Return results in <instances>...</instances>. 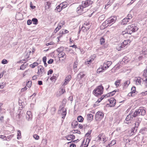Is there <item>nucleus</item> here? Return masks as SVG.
Wrapping results in <instances>:
<instances>
[{
    "label": "nucleus",
    "instance_id": "12",
    "mask_svg": "<svg viewBox=\"0 0 147 147\" xmlns=\"http://www.w3.org/2000/svg\"><path fill=\"white\" fill-rule=\"evenodd\" d=\"M71 76L70 75H68L65 78V81L63 85H65L68 83V82L71 80Z\"/></svg>",
    "mask_w": 147,
    "mask_h": 147
},
{
    "label": "nucleus",
    "instance_id": "30",
    "mask_svg": "<svg viewBox=\"0 0 147 147\" xmlns=\"http://www.w3.org/2000/svg\"><path fill=\"white\" fill-rule=\"evenodd\" d=\"M64 50V47H61L58 48L57 50V51L59 53L63 52Z\"/></svg>",
    "mask_w": 147,
    "mask_h": 147
},
{
    "label": "nucleus",
    "instance_id": "52",
    "mask_svg": "<svg viewBox=\"0 0 147 147\" xmlns=\"http://www.w3.org/2000/svg\"><path fill=\"white\" fill-rule=\"evenodd\" d=\"M127 19L130 21V20L132 18V15L131 14H128L126 17Z\"/></svg>",
    "mask_w": 147,
    "mask_h": 147
},
{
    "label": "nucleus",
    "instance_id": "29",
    "mask_svg": "<svg viewBox=\"0 0 147 147\" xmlns=\"http://www.w3.org/2000/svg\"><path fill=\"white\" fill-rule=\"evenodd\" d=\"M141 3L140 2H138L136 5L134 7V9H137L139 8L141 6Z\"/></svg>",
    "mask_w": 147,
    "mask_h": 147
},
{
    "label": "nucleus",
    "instance_id": "28",
    "mask_svg": "<svg viewBox=\"0 0 147 147\" xmlns=\"http://www.w3.org/2000/svg\"><path fill=\"white\" fill-rule=\"evenodd\" d=\"M124 47V46L122 45V43L118 45V46L116 47L117 50L118 51H119L121 50L122 48H123Z\"/></svg>",
    "mask_w": 147,
    "mask_h": 147
},
{
    "label": "nucleus",
    "instance_id": "14",
    "mask_svg": "<svg viewBox=\"0 0 147 147\" xmlns=\"http://www.w3.org/2000/svg\"><path fill=\"white\" fill-rule=\"evenodd\" d=\"M141 80H142V78L140 77H138L136 78L134 80V81L136 82L137 85H140L141 83Z\"/></svg>",
    "mask_w": 147,
    "mask_h": 147
},
{
    "label": "nucleus",
    "instance_id": "49",
    "mask_svg": "<svg viewBox=\"0 0 147 147\" xmlns=\"http://www.w3.org/2000/svg\"><path fill=\"white\" fill-rule=\"evenodd\" d=\"M84 141H83L82 142V144L80 146V147H87L88 146V145L86 144H84Z\"/></svg>",
    "mask_w": 147,
    "mask_h": 147
},
{
    "label": "nucleus",
    "instance_id": "55",
    "mask_svg": "<svg viewBox=\"0 0 147 147\" xmlns=\"http://www.w3.org/2000/svg\"><path fill=\"white\" fill-rule=\"evenodd\" d=\"M1 63L3 64H6L7 63V61L5 59H4L2 61Z\"/></svg>",
    "mask_w": 147,
    "mask_h": 147
},
{
    "label": "nucleus",
    "instance_id": "13",
    "mask_svg": "<svg viewBox=\"0 0 147 147\" xmlns=\"http://www.w3.org/2000/svg\"><path fill=\"white\" fill-rule=\"evenodd\" d=\"M66 138L68 140H72L75 139V136L74 135H69L65 136Z\"/></svg>",
    "mask_w": 147,
    "mask_h": 147
},
{
    "label": "nucleus",
    "instance_id": "64",
    "mask_svg": "<svg viewBox=\"0 0 147 147\" xmlns=\"http://www.w3.org/2000/svg\"><path fill=\"white\" fill-rule=\"evenodd\" d=\"M105 18V15H102L99 17V18L101 19V20H103Z\"/></svg>",
    "mask_w": 147,
    "mask_h": 147
},
{
    "label": "nucleus",
    "instance_id": "2",
    "mask_svg": "<svg viewBox=\"0 0 147 147\" xmlns=\"http://www.w3.org/2000/svg\"><path fill=\"white\" fill-rule=\"evenodd\" d=\"M93 3V1L91 0H87L85 1L82 2V5H80L77 8V11L78 13H82L84 11L83 8L88 6L92 4ZM84 12H85L84 11Z\"/></svg>",
    "mask_w": 147,
    "mask_h": 147
},
{
    "label": "nucleus",
    "instance_id": "18",
    "mask_svg": "<svg viewBox=\"0 0 147 147\" xmlns=\"http://www.w3.org/2000/svg\"><path fill=\"white\" fill-rule=\"evenodd\" d=\"M61 110L62 111V112L61 113V117L62 116V118L64 119L66 114V109L65 110V109L63 108L61 109Z\"/></svg>",
    "mask_w": 147,
    "mask_h": 147
},
{
    "label": "nucleus",
    "instance_id": "24",
    "mask_svg": "<svg viewBox=\"0 0 147 147\" xmlns=\"http://www.w3.org/2000/svg\"><path fill=\"white\" fill-rule=\"evenodd\" d=\"M78 123L77 121L74 120L72 123L71 125L73 128H75L77 125H78Z\"/></svg>",
    "mask_w": 147,
    "mask_h": 147
},
{
    "label": "nucleus",
    "instance_id": "4",
    "mask_svg": "<svg viewBox=\"0 0 147 147\" xmlns=\"http://www.w3.org/2000/svg\"><path fill=\"white\" fill-rule=\"evenodd\" d=\"M126 29L127 30L128 34H131L132 33L137 31L138 28L136 24H132L129 25Z\"/></svg>",
    "mask_w": 147,
    "mask_h": 147
},
{
    "label": "nucleus",
    "instance_id": "7",
    "mask_svg": "<svg viewBox=\"0 0 147 147\" xmlns=\"http://www.w3.org/2000/svg\"><path fill=\"white\" fill-rule=\"evenodd\" d=\"M38 75L42 76L46 74L45 69L41 65L39 66L38 67V72H37Z\"/></svg>",
    "mask_w": 147,
    "mask_h": 147
},
{
    "label": "nucleus",
    "instance_id": "19",
    "mask_svg": "<svg viewBox=\"0 0 147 147\" xmlns=\"http://www.w3.org/2000/svg\"><path fill=\"white\" fill-rule=\"evenodd\" d=\"M90 28V26H86L84 25H83L82 29L84 32L87 31Z\"/></svg>",
    "mask_w": 147,
    "mask_h": 147
},
{
    "label": "nucleus",
    "instance_id": "32",
    "mask_svg": "<svg viewBox=\"0 0 147 147\" xmlns=\"http://www.w3.org/2000/svg\"><path fill=\"white\" fill-rule=\"evenodd\" d=\"M128 58L127 57H124L122 60V61L125 63H127L128 61Z\"/></svg>",
    "mask_w": 147,
    "mask_h": 147
},
{
    "label": "nucleus",
    "instance_id": "16",
    "mask_svg": "<svg viewBox=\"0 0 147 147\" xmlns=\"http://www.w3.org/2000/svg\"><path fill=\"white\" fill-rule=\"evenodd\" d=\"M58 57L59 58H63L64 59H65L66 57V55L65 53L62 52L60 53H59L58 55Z\"/></svg>",
    "mask_w": 147,
    "mask_h": 147
},
{
    "label": "nucleus",
    "instance_id": "8",
    "mask_svg": "<svg viewBox=\"0 0 147 147\" xmlns=\"http://www.w3.org/2000/svg\"><path fill=\"white\" fill-rule=\"evenodd\" d=\"M112 63V62L111 61H108L105 62L102 65H101V67L104 69V70H106L109 67Z\"/></svg>",
    "mask_w": 147,
    "mask_h": 147
},
{
    "label": "nucleus",
    "instance_id": "33",
    "mask_svg": "<svg viewBox=\"0 0 147 147\" xmlns=\"http://www.w3.org/2000/svg\"><path fill=\"white\" fill-rule=\"evenodd\" d=\"M56 111V108L53 107L51 109V113L52 115H53L55 113Z\"/></svg>",
    "mask_w": 147,
    "mask_h": 147
},
{
    "label": "nucleus",
    "instance_id": "56",
    "mask_svg": "<svg viewBox=\"0 0 147 147\" xmlns=\"http://www.w3.org/2000/svg\"><path fill=\"white\" fill-rule=\"evenodd\" d=\"M117 91V90H115L112 92H110V94L111 96H113L115 93Z\"/></svg>",
    "mask_w": 147,
    "mask_h": 147
},
{
    "label": "nucleus",
    "instance_id": "15",
    "mask_svg": "<svg viewBox=\"0 0 147 147\" xmlns=\"http://www.w3.org/2000/svg\"><path fill=\"white\" fill-rule=\"evenodd\" d=\"M78 61H77V60H76V61H75L74 62V64H73V69H74V71L76 72L77 71V65H78Z\"/></svg>",
    "mask_w": 147,
    "mask_h": 147
},
{
    "label": "nucleus",
    "instance_id": "20",
    "mask_svg": "<svg viewBox=\"0 0 147 147\" xmlns=\"http://www.w3.org/2000/svg\"><path fill=\"white\" fill-rule=\"evenodd\" d=\"M65 21L63 20L61 21L58 24L57 26V27H58L60 29H61V27L63 26L65 24Z\"/></svg>",
    "mask_w": 147,
    "mask_h": 147
},
{
    "label": "nucleus",
    "instance_id": "17",
    "mask_svg": "<svg viewBox=\"0 0 147 147\" xmlns=\"http://www.w3.org/2000/svg\"><path fill=\"white\" fill-rule=\"evenodd\" d=\"M129 20L126 18H124L122 21L121 24L122 25H124L127 24L128 22H129Z\"/></svg>",
    "mask_w": 147,
    "mask_h": 147
},
{
    "label": "nucleus",
    "instance_id": "38",
    "mask_svg": "<svg viewBox=\"0 0 147 147\" xmlns=\"http://www.w3.org/2000/svg\"><path fill=\"white\" fill-rule=\"evenodd\" d=\"M100 42L101 45H102L105 42V40L103 37H101L100 39Z\"/></svg>",
    "mask_w": 147,
    "mask_h": 147
},
{
    "label": "nucleus",
    "instance_id": "37",
    "mask_svg": "<svg viewBox=\"0 0 147 147\" xmlns=\"http://www.w3.org/2000/svg\"><path fill=\"white\" fill-rule=\"evenodd\" d=\"M103 70H104V69L101 67V65L100 67L97 69V73H99L102 71Z\"/></svg>",
    "mask_w": 147,
    "mask_h": 147
},
{
    "label": "nucleus",
    "instance_id": "23",
    "mask_svg": "<svg viewBox=\"0 0 147 147\" xmlns=\"http://www.w3.org/2000/svg\"><path fill=\"white\" fill-rule=\"evenodd\" d=\"M59 5L60 6L64 9L67 6V3L66 2H64L61 3Z\"/></svg>",
    "mask_w": 147,
    "mask_h": 147
},
{
    "label": "nucleus",
    "instance_id": "57",
    "mask_svg": "<svg viewBox=\"0 0 147 147\" xmlns=\"http://www.w3.org/2000/svg\"><path fill=\"white\" fill-rule=\"evenodd\" d=\"M26 118L28 119H32V115H26Z\"/></svg>",
    "mask_w": 147,
    "mask_h": 147
},
{
    "label": "nucleus",
    "instance_id": "34",
    "mask_svg": "<svg viewBox=\"0 0 147 147\" xmlns=\"http://www.w3.org/2000/svg\"><path fill=\"white\" fill-rule=\"evenodd\" d=\"M101 101V100L100 98L98 99V100L95 102V104H94L93 107H96L98 105L97 104L100 102Z\"/></svg>",
    "mask_w": 147,
    "mask_h": 147
},
{
    "label": "nucleus",
    "instance_id": "27",
    "mask_svg": "<svg viewBox=\"0 0 147 147\" xmlns=\"http://www.w3.org/2000/svg\"><path fill=\"white\" fill-rule=\"evenodd\" d=\"M93 116L92 114L89 113L87 114V119H93Z\"/></svg>",
    "mask_w": 147,
    "mask_h": 147
},
{
    "label": "nucleus",
    "instance_id": "35",
    "mask_svg": "<svg viewBox=\"0 0 147 147\" xmlns=\"http://www.w3.org/2000/svg\"><path fill=\"white\" fill-rule=\"evenodd\" d=\"M38 63L37 62H34L33 63L31 64L30 66L32 68H34L36 66L38 65Z\"/></svg>",
    "mask_w": 147,
    "mask_h": 147
},
{
    "label": "nucleus",
    "instance_id": "22",
    "mask_svg": "<svg viewBox=\"0 0 147 147\" xmlns=\"http://www.w3.org/2000/svg\"><path fill=\"white\" fill-rule=\"evenodd\" d=\"M85 75L82 72H80L77 75V78L78 79H81Z\"/></svg>",
    "mask_w": 147,
    "mask_h": 147
},
{
    "label": "nucleus",
    "instance_id": "47",
    "mask_svg": "<svg viewBox=\"0 0 147 147\" xmlns=\"http://www.w3.org/2000/svg\"><path fill=\"white\" fill-rule=\"evenodd\" d=\"M17 136V138L18 139H19V138H21V133L20 131V130H18V131Z\"/></svg>",
    "mask_w": 147,
    "mask_h": 147
},
{
    "label": "nucleus",
    "instance_id": "44",
    "mask_svg": "<svg viewBox=\"0 0 147 147\" xmlns=\"http://www.w3.org/2000/svg\"><path fill=\"white\" fill-rule=\"evenodd\" d=\"M5 115L4 113H0V119H3L4 118Z\"/></svg>",
    "mask_w": 147,
    "mask_h": 147
},
{
    "label": "nucleus",
    "instance_id": "3",
    "mask_svg": "<svg viewBox=\"0 0 147 147\" xmlns=\"http://www.w3.org/2000/svg\"><path fill=\"white\" fill-rule=\"evenodd\" d=\"M103 90L104 88L102 86H99L93 90V93L95 96H98L103 94Z\"/></svg>",
    "mask_w": 147,
    "mask_h": 147
},
{
    "label": "nucleus",
    "instance_id": "36",
    "mask_svg": "<svg viewBox=\"0 0 147 147\" xmlns=\"http://www.w3.org/2000/svg\"><path fill=\"white\" fill-rule=\"evenodd\" d=\"M116 143V141L114 140H113L112 141H111V142L109 144V147H110L111 146H112L114 145Z\"/></svg>",
    "mask_w": 147,
    "mask_h": 147
},
{
    "label": "nucleus",
    "instance_id": "43",
    "mask_svg": "<svg viewBox=\"0 0 147 147\" xmlns=\"http://www.w3.org/2000/svg\"><path fill=\"white\" fill-rule=\"evenodd\" d=\"M50 80L53 82H55L56 80V77L55 76H53L50 78Z\"/></svg>",
    "mask_w": 147,
    "mask_h": 147
},
{
    "label": "nucleus",
    "instance_id": "42",
    "mask_svg": "<svg viewBox=\"0 0 147 147\" xmlns=\"http://www.w3.org/2000/svg\"><path fill=\"white\" fill-rule=\"evenodd\" d=\"M26 66L27 65H25L24 63L21 66L20 69L21 70H24L26 68Z\"/></svg>",
    "mask_w": 147,
    "mask_h": 147
},
{
    "label": "nucleus",
    "instance_id": "63",
    "mask_svg": "<svg viewBox=\"0 0 147 147\" xmlns=\"http://www.w3.org/2000/svg\"><path fill=\"white\" fill-rule=\"evenodd\" d=\"M5 86L4 83H3L1 85H0V88H3Z\"/></svg>",
    "mask_w": 147,
    "mask_h": 147
},
{
    "label": "nucleus",
    "instance_id": "48",
    "mask_svg": "<svg viewBox=\"0 0 147 147\" xmlns=\"http://www.w3.org/2000/svg\"><path fill=\"white\" fill-rule=\"evenodd\" d=\"M72 132L74 134L77 133V134H81L80 131H78V130H73L72 131Z\"/></svg>",
    "mask_w": 147,
    "mask_h": 147
},
{
    "label": "nucleus",
    "instance_id": "61",
    "mask_svg": "<svg viewBox=\"0 0 147 147\" xmlns=\"http://www.w3.org/2000/svg\"><path fill=\"white\" fill-rule=\"evenodd\" d=\"M32 21L30 20H28L27 22V24L28 25H30L32 23Z\"/></svg>",
    "mask_w": 147,
    "mask_h": 147
},
{
    "label": "nucleus",
    "instance_id": "21",
    "mask_svg": "<svg viewBox=\"0 0 147 147\" xmlns=\"http://www.w3.org/2000/svg\"><path fill=\"white\" fill-rule=\"evenodd\" d=\"M130 40L129 39H128L124 40L122 43V45L124 46L125 47L128 44V43H130Z\"/></svg>",
    "mask_w": 147,
    "mask_h": 147
},
{
    "label": "nucleus",
    "instance_id": "46",
    "mask_svg": "<svg viewBox=\"0 0 147 147\" xmlns=\"http://www.w3.org/2000/svg\"><path fill=\"white\" fill-rule=\"evenodd\" d=\"M136 92V88L135 86H133L131 88V92H132V93H135Z\"/></svg>",
    "mask_w": 147,
    "mask_h": 147
},
{
    "label": "nucleus",
    "instance_id": "39",
    "mask_svg": "<svg viewBox=\"0 0 147 147\" xmlns=\"http://www.w3.org/2000/svg\"><path fill=\"white\" fill-rule=\"evenodd\" d=\"M92 131V130H89L88 132L86 134V136L87 138L90 137Z\"/></svg>",
    "mask_w": 147,
    "mask_h": 147
},
{
    "label": "nucleus",
    "instance_id": "40",
    "mask_svg": "<svg viewBox=\"0 0 147 147\" xmlns=\"http://www.w3.org/2000/svg\"><path fill=\"white\" fill-rule=\"evenodd\" d=\"M130 83V81L129 80H127L124 83V86L125 87H127Z\"/></svg>",
    "mask_w": 147,
    "mask_h": 147
},
{
    "label": "nucleus",
    "instance_id": "54",
    "mask_svg": "<svg viewBox=\"0 0 147 147\" xmlns=\"http://www.w3.org/2000/svg\"><path fill=\"white\" fill-rule=\"evenodd\" d=\"M124 122L127 125H129L131 122V120H125L124 121Z\"/></svg>",
    "mask_w": 147,
    "mask_h": 147
},
{
    "label": "nucleus",
    "instance_id": "59",
    "mask_svg": "<svg viewBox=\"0 0 147 147\" xmlns=\"http://www.w3.org/2000/svg\"><path fill=\"white\" fill-rule=\"evenodd\" d=\"M53 61H54L53 59H50L48 61V63L49 64H51L53 62Z\"/></svg>",
    "mask_w": 147,
    "mask_h": 147
},
{
    "label": "nucleus",
    "instance_id": "31",
    "mask_svg": "<svg viewBox=\"0 0 147 147\" xmlns=\"http://www.w3.org/2000/svg\"><path fill=\"white\" fill-rule=\"evenodd\" d=\"M32 22H33V24H34L36 25L38 23V20L36 18H34L32 19Z\"/></svg>",
    "mask_w": 147,
    "mask_h": 147
},
{
    "label": "nucleus",
    "instance_id": "26",
    "mask_svg": "<svg viewBox=\"0 0 147 147\" xmlns=\"http://www.w3.org/2000/svg\"><path fill=\"white\" fill-rule=\"evenodd\" d=\"M13 137V135H11L9 136H8L7 137H6L5 136V139H4L3 140H7V141H9Z\"/></svg>",
    "mask_w": 147,
    "mask_h": 147
},
{
    "label": "nucleus",
    "instance_id": "10",
    "mask_svg": "<svg viewBox=\"0 0 147 147\" xmlns=\"http://www.w3.org/2000/svg\"><path fill=\"white\" fill-rule=\"evenodd\" d=\"M104 114L100 111H98L96 115V117L97 118L101 119L103 118Z\"/></svg>",
    "mask_w": 147,
    "mask_h": 147
},
{
    "label": "nucleus",
    "instance_id": "41",
    "mask_svg": "<svg viewBox=\"0 0 147 147\" xmlns=\"http://www.w3.org/2000/svg\"><path fill=\"white\" fill-rule=\"evenodd\" d=\"M56 8H57V11L58 12H60L61 11L62 9H63L59 5Z\"/></svg>",
    "mask_w": 147,
    "mask_h": 147
},
{
    "label": "nucleus",
    "instance_id": "50",
    "mask_svg": "<svg viewBox=\"0 0 147 147\" xmlns=\"http://www.w3.org/2000/svg\"><path fill=\"white\" fill-rule=\"evenodd\" d=\"M32 85V82L31 81H29L27 83L26 85L29 88L31 87Z\"/></svg>",
    "mask_w": 147,
    "mask_h": 147
},
{
    "label": "nucleus",
    "instance_id": "62",
    "mask_svg": "<svg viewBox=\"0 0 147 147\" xmlns=\"http://www.w3.org/2000/svg\"><path fill=\"white\" fill-rule=\"evenodd\" d=\"M96 57V55L95 54H94L92 55H91L90 59H91L93 61L94 59L95 58V57Z\"/></svg>",
    "mask_w": 147,
    "mask_h": 147
},
{
    "label": "nucleus",
    "instance_id": "6",
    "mask_svg": "<svg viewBox=\"0 0 147 147\" xmlns=\"http://www.w3.org/2000/svg\"><path fill=\"white\" fill-rule=\"evenodd\" d=\"M97 140L101 142L102 143H104L107 140L108 138L103 133L99 134L97 137Z\"/></svg>",
    "mask_w": 147,
    "mask_h": 147
},
{
    "label": "nucleus",
    "instance_id": "58",
    "mask_svg": "<svg viewBox=\"0 0 147 147\" xmlns=\"http://www.w3.org/2000/svg\"><path fill=\"white\" fill-rule=\"evenodd\" d=\"M93 60H92L91 59H90L89 60H88L85 63L86 64H90V63H91V62L93 61Z\"/></svg>",
    "mask_w": 147,
    "mask_h": 147
},
{
    "label": "nucleus",
    "instance_id": "5",
    "mask_svg": "<svg viewBox=\"0 0 147 147\" xmlns=\"http://www.w3.org/2000/svg\"><path fill=\"white\" fill-rule=\"evenodd\" d=\"M117 19V17L115 16H113L108 18L105 22V23L107 26H111L113 24Z\"/></svg>",
    "mask_w": 147,
    "mask_h": 147
},
{
    "label": "nucleus",
    "instance_id": "45",
    "mask_svg": "<svg viewBox=\"0 0 147 147\" xmlns=\"http://www.w3.org/2000/svg\"><path fill=\"white\" fill-rule=\"evenodd\" d=\"M143 82L145 86L147 87V76L145 77V79L143 80Z\"/></svg>",
    "mask_w": 147,
    "mask_h": 147
},
{
    "label": "nucleus",
    "instance_id": "53",
    "mask_svg": "<svg viewBox=\"0 0 147 147\" xmlns=\"http://www.w3.org/2000/svg\"><path fill=\"white\" fill-rule=\"evenodd\" d=\"M65 92V89L62 88L61 89V90L60 91H59V92L60 93V95H61L63 93H64Z\"/></svg>",
    "mask_w": 147,
    "mask_h": 147
},
{
    "label": "nucleus",
    "instance_id": "1",
    "mask_svg": "<svg viewBox=\"0 0 147 147\" xmlns=\"http://www.w3.org/2000/svg\"><path fill=\"white\" fill-rule=\"evenodd\" d=\"M145 113L146 111L144 108L142 107H140L139 109L134 112L133 115H132L130 114L128 115L127 116L125 119H132V116L134 117H135L140 115L144 116L145 114Z\"/></svg>",
    "mask_w": 147,
    "mask_h": 147
},
{
    "label": "nucleus",
    "instance_id": "25",
    "mask_svg": "<svg viewBox=\"0 0 147 147\" xmlns=\"http://www.w3.org/2000/svg\"><path fill=\"white\" fill-rule=\"evenodd\" d=\"M51 7V3L50 2H48L45 3V7L46 9H47Z\"/></svg>",
    "mask_w": 147,
    "mask_h": 147
},
{
    "label": "nucleus",
    "instance_id": "9",
    "mask_svg": "<svg viewBox=\"0 0 147 147\" xmlns=\"http://www.w3.org/2000/svg\"><path fill=\"white\" fill-rule=\"evenodd\" d=\"M139 124L140 123L138 122H136L134 123V124L135 125V126L134 128H132L131 132L135 133L137 131V128L139 126Z\"/></svg>",
    "mask_w": 147,
    "mask_h": 147
},
{
    "label": "nucleus",
    "instance_id": "11",
    "mask_svg": "<svg viewBox=\"0 0 147 147\" xmlns=\"http://www.w3.org/2000/svg\"><path fill=\"white\" fill-rule=\"evenodd\" d=\"M109 101L111 104V107H114L116 103V100L113 98H111L109 99Z\"/></svg>",
    "mask_w": 147,
    "mask_h": 147
},
{
    "label": "nucleus",
    "instance_id": "51",
    "mask_svg": "<svg viewBox=\"0 0 147 147\" xmlns=\"http://www.w3.org/2000/svg\"><path fill=\"white\" fill-rule=\"evenodd\" d=\"M33 137L36 140H38L39 139V136L37 134H34L33 135Z\"/></svg>",
    "mask_w": 147,
    "mask_h": 147
},
{
    "label": "nucleus",
    "instance_id": "60",
    "mask_svg": "<svg viewBox=\"0 0 147 147\" xmlns=\"http://www.w3.org/2000/svg\"><path fill=\"white\" fill-rule=\"evenodd\" d=\"M53 70L51 69H50L48 71L47 73L48 75L49 74H52L53 73Z\"/></svg>",
    "mask_w": 147,
    "mask_h": 147
}]
</instances>
